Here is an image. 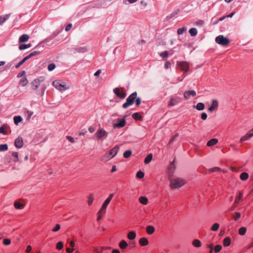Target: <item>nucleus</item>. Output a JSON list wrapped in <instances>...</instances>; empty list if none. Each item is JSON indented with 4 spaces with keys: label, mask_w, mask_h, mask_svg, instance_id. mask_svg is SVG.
<instances>
[{
    "label": "nucleus",
    "mask_w": 253,
    "mask_h": 253,
    "mask_svg": "<svg viewBox=\"0 0 253 253\" xmlns=\"http://www.w3.org/2000/svg\"><path fill=\"white\" fill-rule=\"evenodd\" d=\"M169 179L170 183V187L173 189L180 188L185 183V181L181 178H173L172 176H170Z\"/></svg>",
    "instance_id": "nucleus-1"
},
{
    "label": "nucleus",
    "mask_w": 253,
    "mask_h": 253,
    "mask_svg": "<svg viewBox=\"0 0 253 253\" xmlns=\"http://www.w3.org/2000/svg\"><path fill=\"white\" fill-rule=\"evenodd\" d=\"M119 147H115L108 152L105 154L102 158V161L107 162L113 158L118 153Z\"/></svg>",
    "instance_id": "nucleus-2"
},
{
    "label": "nucleus",
    "mask_w": 253,
    "mask_h": 253,
    "mask_svg": "<svg viewBox=\"0 0 253 253\" xmlns=\"http://www.w3.org/2000/svg\"><path fill=\"white\" fill-rule=\"evenodd\" d=\"M52 85L60 91L67 90L70 88V86L67 85L65 82H63L61 83L59 81L57 80L54 81L52 83Z\"/></svg>",
    "instance_id": "nucleus-3"
},
{
    "label": "nucleus",
    "mask_w": 253,
    "mask_h": 253,
    "mask_svg": "<svg viewBox=\"0 0 253 253\" xmlns=\"http://www.w3.org/2000/svg\"><path fill=\"white\" fill-rule=\"evenodd\" d=\"M215 42L222 46L227 45L229 42L230 40L226 37H224L223 35H219L215 38Z\"/></svg>",
    "instance_id": "nucleus-4"
},
{
    "label": "nucleus",
    "mask_w": 253,
    "mask_h": 253,
    "mask_svg": "<svg viewBox=\"0 0 253 253\" xmlns=\"http://www.w3.org/2000/svg\"><path fill=\"white\" fill-rule=\"evenodd\" d=\"M113 91L114 93L120 98H124L126 96L125 89L123 88H115L114 89Z\"/></svg>",
    "instance_id": "nucleus-5"
},
{
    "label": "nucleus",
    "mask_w": 253,
    "mask_h": 253,
    "mask_svg": "<svg viewBox=\"0 0 253 253\" xmlns=\"http://www.w3.org/2000/svg\"><path fill=\"white\" fill-rule=\"evenodd\" d=\"M117 123L113 124V127L114 128L118 127L121 128L124 126L126 125V116L123 118H118L117 120Z\"/></svg>",
    "instance_id": "nucleus-6"
},
{
    "label": "nucleus",
    "mask_w": 253,
    "mask_h": 253,
    "mask_svg": "<svg viewBox=\"0 0 253 253\" xmlns=\"http://www.w3.org/2000/svg\"><path fill=\"white\" fill-rule=\"evenodd\" d=\"M177 66L185 72H187L189 68L188 63L186 61H178L177 62Z\"/></svg>",
    "instance_id": "nucleus-7"
},
{
    "label": "nucleus",
    "mask_w": 253,
    "mask_h": 253,
    "mask_svg": "<svg viewBox=\"0 0 253 253\" xmlns=\"http://www.w3.org/2000/svg\"><path fill=\"white\" fill-rule=\"evenodd\" d=\"M44 81V78L41 77L38 79H35L31 83L32 88L36 90L39 86L40 83Z\"/></svg>",
    "instance_id": "nucleus-8"
},
{
    "label": "nucleus",
    "mask_w": 253,
    "mask_h": 253,
    "mask_svg": "<svg viewBox=\"0 0 253 253\" xmlns=\"http://www.w3.org/2000/svg\"><path fill=\"white\" fill-rule=\"evenodd\" d=\"M175 160H173L172 162H171L169 166H168V174L169 177L170 176H173L174 171L176 168L175 165L174 164Z\"/></svg>",
    "instance_id": "nucleus-9"
},
{
    "label": "nucleus",
    "mask_w": 253,
    "mask_h": 253,
    "mask_svg": "<svg viewBox=\"0 0 253 253\" xmlns=\"http://www.w3.org/2000/svg\"><path fill=\"white\" fill-rule=\"evenodd\" d=\"M98 139H101L103 138H106L107 136L108 133L103 129H99L96 132Z\"/></svg>",
    "instance_id": "nucleus-10"
},
{
    "label": "nucleus",
    "mask_w": 253,
    "mask_h": 253,
    "mask_svg": "<svg viewBox=\"0 0 253 253\" xmlns=\"http://www.w3.org/2000/svg\"><path fill=\"white\" fill-rule=\"evenodd\" d=\"M137 93L134 92L127 97V106L132 105L136 98Z\"/></svg>",
    "instance_id": "nucleus-11"
},
{
    "label": "nucleus",
    "mask_w": 253,
    "mask_h": 253,
    "mask_svg": "<svg viewBox=\"0 0 253 253\" xmlns=\"http://www.w3.org/2000/svg\"><path fill=\"white\" fill-rule=\"evenodd\" d=\"M14 145L17 148H21L23 146V141L21 137H18L15 140Z\"/></svg>",
    "instance_id": "nucleus-12"
},
{
    "label": "nucleus",
    "mask_w": 253,
    "mask_h": 253,
    "mask_svg": "<svg viewBox=\"0 0 253 253\" xmlns=\"http://www.w3.org/2000/svg\"><path fill=\"white\" fill-rule=\"evenodd\" d=\"M181 99L179 97L171 98L168 103L169 106H173L180 102Z\"/></svg>",
    "instance_id": "nucleus-13"
},
{
    "label": "nucleus",
    "mask_w": 253,
    "mask_h": 253,
    "mask_svg": "<svg viewBox=\"0 0 253 253\" xmlns=\"http://www.w3.org/2000/svg\"><path fill=\"white\" fill-rule=\"evenodd\" d=\"M196 93L194 90H190L186 91L184 93V97L186 99H188L191 96L194 97L196 96Z\"/></svg>",
    "instance_id": "nucleus-14"
},
{
    "label": "nucleus",
    "mask_w": 253,
    "mask_h": 253,
    "mask_svg": "<svg viewBox=\"0 0 253 253\" xmlns=\"http://www.w3.org/2000/svg\"><path fill=\"white\" fill-rule=\"evenodd\" d=\"M218 107V101L216 100H213L211 105L208 108V110L209 112H212L213 110L217 109Z\"/></svg>",
    "instance_id": "nucleus-15"
},
{
    "label": "nucleus",
    "mask_w": 253,
    "mask_h": 253,
    "mask_svg": "<svg viewBox=\"0 0 253 253\" xmlns=\"http://www.w3.org/2000/svg\"><path fill=\"white\" fill-rule=\"evenodd\" d=\"M251 132L252 131H250V130L245 136L241 137L240 139V142H242L244 141L249 140L252 136H253Z\"/></svg>",
    "instance_id": "nucleus-16"
},
{
    "label": "nucleus",
    "mask_w": 253,
    "mask_h": 253,
    "mask_svg": "<svg viewBox=\"0 0 253 253\" xmlns=\"http://www.w3.org/2000/svg\"><path fill=\"white\" fill-rule=\"evenodd\" d=\"M74 53H84L87 51V49L86 47H79L74 48Z\"/></svg>",
    "instance_id": "nucleus-17"
},
{
    "label": "nucleus",
    "mask_w": 253,
    "mask_h": 253,
    "mask_svg": "<svg viewBox=\"0 0 253 253\" xmlns=\"http://www.w3.org/2000/svg\"><path fill=\"white\" fill-rule=\"evenodd\" d=\"M218 142V140L216 138H212L208 141L207 146L208 147H211L212 146L216 145Z\"/></svg>",
    "instance_id": "nucleus-18"
},
{
    "label": "nucleus",
    "mask_w": 253,
    "mask_h": 253,
    "mask_svg": "<svg viewBox=\"0 0 253 253\" xmlns=\"http://www.w3.org/2000/svg\"><path fill=\"white\" fill-rule=\"evenodd\" d=\"M29 36L27 34H24L21 36L19 39V42H25L28 41Z\"/></svg>",
    "instance_id": "nucleus-19"
},
{
    "label": "nucleus",
    "mask_w": 253,
    "mask_h": 253,
    "mask_svg": "<svg viewBox=\"0 0 253 253\" xmlns=\"http://www.w3.org/2000/svg\"><path fill=\"white\" fill-rule=\"evenodd\" d=\"M58 34V32H54L49 37L45 39L42 42H49L50 41L53 39L54 38H55Z\"/></svg>",
    "instance_id": "nucleus-20"
},
{
    "label": "nucleus",
    "mask_w": 253,
    "mask_h": 253,
    "mask_svg": "<svg viewBox=\"0 0 253 253\" xmlns=\"http://www.w3.org/2000/svg\"><path fill=\"white\" fill-rule=\"evenodd\" d=\"M139 243L141 246H146L149 243L148 240L145 237L141 238L139 241Z\"/></svg>",
    "instance_id": "nucleus-21"
},
{
    "label": "nucleus",
    "mask_w": 253,
    "mask_h": 253,
    "mask_svg": "<svg viewBox=\"0 0 253 253\" xmlns=\"http://www.w3.org/2000/svg\"><path fill=\"white\" fill-rule=\"evenodd\" d=\"M10 14L2 15L0 16V25L3 24L9 17Z\"/></svg>",
    "instance_id": "nucleus-22"
},
{
    "label": "nucleus",
    "mask_w": 253,
    "mask_h": 253,
    "mask_svg": "<svg viewBox=\"0 0 253 253\" xmlns=\"http://www.w3.org/2000/svg\"><path fill=\"white\" fill-rule=\"evenodd\" d=\"M178 136H179L178 133H176L172 136V137L170 139L169 143L168 144V145H167L168 148H170V145L176 140V139Z\"/></svg>",
    "instance_id": "nucleus-23"
},
{
    "label": "nucleus",
    "mask_w": 253,
    "mask_h": 253,
    "mask_svg": "<svg viewBox=\"0 0 253 253\" xmlns=\"http://www.w3.org/2000/svg\"><path fill=\"white\" fill-rule=\"evenodd\" d=\"M132 118L135 121H141L142 116L139 113H134L132 115Z\"/></svg>",
    "instance_id": "nucleus-24"
},
{
    "label": "nucleus",
    "mask_w": 253,
    "mask_h": 253,
    "mask_svg": "<svg viewBox=\"0 0 253 253\" xmlns=\"http://www.w3.org/2000/svg\"><path fill=\"white\" fill-rule=\"evenodd\" d=\"M231 242V238L229 237H226L224 239L223 241V246L224 247H228L230 245Z\"/></svg>",
    "instance_id": "nucleus-25"
},
{
    "label": "nucleus",
    "mask_w": 253,
    "mask_h": 253,
    "mask_svg": "<svg viewBox=\"0 0 253 253\" xmlns=\"http://www.w3.org/2000/svg\"><path fill=\"white\" fill-rule=\"evenodd\" d=\"M136 237V233L134 231H130L127 234V239L133 240Z\"/></svg>",
    "instance_id": "nucleus-26"
},
{
    "label": "nucleus",
    "mask_w": 253,
    "mask_h": 253,
    "mask_svg": "<svg viewBox=\"0 0 253 253\" xmlns=\"http://www.w3.org/2000/svg\"><path fill=\"white\" fill-rule=\"evenodd\" d=\"M193 245L197 248H199L202 246V243L201 241L198 239H195L192 242Z\"/></svg>",
    "instance_id": "nucleus-27"
},
{
    "label": "nucleus",
    "mask_w": 253,
    "mask_h": 253,
    "mask_svg": "<svg viewBox=\"0 0 253 253\" xmlns=\"http://www.w3.org/2000/svg\"><path fill=\"white\" fill-rule=\"evenodd\" d=\"M146 231L148 234H152L155 231V228L153 226L149 225L147 227Z\"/></svg>",
    "instance_id": "nucleus-28"
},
{
    "label": "nucleus",
    "mask_w": 253,
    "mask_h": 253,
    "mask_svg": "<svg viewBox=\"0 0 253 253\" xmlns=\"http://www.w3.org/2000/svg\"><path fill=\"white\" fill-rule=\"evenodd\" d=\"M139 202L143 205H147L148 203V199L146 197L141 196L139 199Z\"/></svg>",
    "instance_id": "nucleus-29"
},
{
    "label": "nucleus",
    "mask_w": 253,
    "mask_h": 253,
    "mask_svg": "<svg viewBox=\"0 0 253 253\" xmlns=\"http://www.w3.org/2000/svg\"><path fill=\"white\" fill-rule=\"evenodd\" d=\"M113 196H114V194H110L109 197L104 202L103 204L105 205V206H108V205L109 204L111 200L112 199Z\"/></svg>",
    "instance_id": "nucleus-30"
},
{
    "label": "nucleus",
    "mask_w": 253,
    "mask_h": 253,
    "mask_svg": "<svg viewBox=\"0 0 253 253\" xmlns=\"http://www.w3.org/2000/svg\"><path fill=\"white\" fill-rule=\"evenodd\" d=\"M152 158H153V155L152 154L150 153V154H149L147 157L145 158V160H144V163L146 164H149L152 160Z\"/></svg>",
    "instance_id": "nucleus-31"
},
{
    "label": "nucleus",
    "mask_w": 253,
    "mask_h": 253,
    "mask_svg": "<svg viewBox=\"0 0 253 253\" xmlns=\"http://www.w3.org/2000/svg\"><path fill=\"white\" fill-rule=\"evenodd\" d=\"M189 33L192 37H195L197 35V30L195 28H192L189 30Z\"/></svg>",
    "instance_id": "nucleus-32"
},
{
    "label": "nucleus",
    "mask_w": 253,
    "mask_h": 253,
    "mask_svg": "<svg viewBox=\"0 0 253 253\" xmlns=\"http://www.w3.org/2000/svg\"><path fill=\"white\" fill-rule=\"evenodd\" d=\"M88 201L87 203L89 206L91 205L93 201L94 200L93 198V194L92 193H90L88 196L87 197Z\"/></svg>",
    "instance_id": "nucleus-33"
},
{
    "label": "nucleus",
    "mask_w": 253,
    "mask_h": 253,
    "mask_svg": "<svg viewBox=\"0 0 253 253\" xmlns=\"http://www.w3.org/2000/svg\"><path fill=\"white\" fill-rule=\"evenodd\" d=\"M196 108L199 111H202L204 109L205 105L203 103L199 102L197 104Z\"/></svg>",
    "instance_id": "nucleus-34"
},
{
    "label": "nucleus",
    "mask_w": 253,
    "mask_h": 253,
    "mask_svg": "<svg viewBox=\"0 0 253 253\" xmlns=\"http://www.w3.org/2000/svg\"><path fill=\"white\" fill-rule=\"evenodd\" d=\"M249 177V174L247 172H244L240 174V178L242 180H246Z\"/></svg>",
    "instance_id": "nucleus-35"
},
{
    "label": "nucleus",
    "mask_w": 253,
    "mask_h": 253,
    "mask_svg": "<svg viewBox=\"0 0 253 253\" xmlns=\"http://www.w3.org/2000/svg\"><path fill=\"white\" fill-rule=\"evenodd\" d=\"M22 121V118L20 116H15L14 117V124L17 125L19 123Z\"/></svg>",
    "instance_id": "nucleus-36"
},
{
    "label": "nucleus",
    "mask_w": 253,
    "mask_h": 253,
    "mask_svg": "<svg viewBox=\"0 0 253 253\" xmlns=\"http://www.w3.org/2000/svg\"><path fill=\"white\" fill-rule=\"evenodd\" d=\"M28 83V81L26 77H24L20 81L19 84L22 86L26 85Z\"/></svg>",
    "instance_id": "nucleus-37"
},
{
    "label": "nucleus",
    "mask_w": 253,
    "mask_h": 253,
    "mask_svg": "<svg viewBox=\"0 0 253 253\" xmlns=\"http://www.w3.org/2000/svg\"><path fill=\"white\" fill-rule=\"evenodd\" d=\"M243 197V193H241V192H240L239 193H238V195L237 196H236V198H235V201H234V204H238L240 200L241 199H242Z\"/></svg>",
    "instance_id": "nucleus-38"
},
{
    "label": "nucleus",
    "mask_w": 253,
    "mask_h": 253,
    "mask_svg": "<svg viewBox=\"0 0 253 253\" xmlns=\"http://www.w3.org/2000/svg\"><path fill=\"white\" fill-rule=\"evenodd\" d=\"M169 53L168 51H165L159 54L160 56L163 59H166L169 56Z\"/></svg>",
    "instance_id": "nucleus-39"
},
{
    "label": "nucleus",
    "mask_w": 253,
    "mask_h": 253,
    "mask_svg": "<svg viewBox=\"0 0 253 253\" xmlns=\"http://www.w3.org/2000/svg\"><path fill=\"white\" fill-rule=\"evenodd\" d=\"M31 46V43H29V44H22L19 45V50H24L25 49H26L27 48L30 47Z\"/></svg>",
    "instance_id": "nucleus-40"
},
{
    "label": "nucleus",
    "mask_w": 253,
    "mask_h": 253,
    "mask_svg": "<svg viewBox=\"0 0 253 253\" xmlns=\"http://www.w3.org/2000/svg\"><path fill=\"white\" fill-rule=\"evenodd\" d=\"M29 58L27 56H26L25 57H24L19 63H18L16 66H15V68H18L20 67V66H21L26 61H27V60H28Z\"/></svg>",
    "instance_id": "nucleus-41"
},
{
    "label": "nucleus",
    "mask_w": 253,
    "mask_h": 253,
    "mask_svg": "<svg viewBox=\"0 0 253 253\" xmlns=\"http://www.w3.org/2000/svg\"><path fill=\"white\" fill-rule=\"evenodd\" d=\"M14 207L16 209H22L24 208V205L19 202H15L14 203Z\"/></svg>",
    "instance_id": "nucleus-42"
},
{
    "label": "nucleus",
    "mask_w": 253,
    "mask_h": 253,
    "mask_svg": "<svg viewBox=\"0 0 253 253\" xmlns=\"http://www.w3.org/2000/svg\"><path fill=\"white\" fill-rule=\"evenodd\" d=\"M246 231H247L246 228L245 227H242L239 230V234L240 235L243 236V235H244L246 234Z\"/></svg>",
    "instance_id": "nucleus-43"
},
{
    "label": "nucleus",
    "mask_w": 253,
    "mask_h": 253,
    "mask_svg": "<svg viewBox=\"0 0 253 253\" xmlns=\"http://www.w3.org/2000/svg\"><path fill=\"white\" fill-rule=\"evenodd\" d=\"M40 52H41L40 51H38V50L34 51L33 52H32L28 55H27V57H28L29 59H30V58H31L33 56H34L39 54L40 53Z\"/></svg>",
    "instance_id": "nucleus-44"
},
{
    "label": "nucleus",
    "mask_w": 253,
    "mask_h": 253,
    "mask_svg": "<svg viewBox=\"0 0 253 253\" xmlns=\"http://www.w3.org/2000/svg\"><path fill=\"white\" fill-rule=\"evenodd\" d=\"M241 217V213L239 212H236L233 215V218L235 221H238Z\"/></svg>",
    "instance_id": "nucleus-45"
},
{
    "label": "nucleus",
    "mask_w": 253,
    "mask_h": 253,
    "mask_svg": "<svg viewBox=\"0 0 253 253\" xmlns=\"http://www.w3.org/2000/svg\"><path fill=\"white\" fill-rule=\"evenodd\" d=\"M219 227V224L217 223H215L211 226V229L212 231H216L218 229Z\"/></svg>",
    "instance_id": "nucleus-46"
},
{
    "label": "nucleus",
    "mask_w": 253,
    "mask_h": 253,
    "mask_svg": "<svg viewBox=\"0 0 253 253\" xmlns=\"http://www.w3.org/2000/svg\"><path fill=\"white\" fill-rule=\"evenodd\" d=\"M186 31V28L185 27H183L182 28L178 29L177 30V33L178 35H181Z\"/></svg>",
    "instance_id": "nucleus-47"
},
{
    "label": "nucleus",
    "mask_w": 253,
    "mask_h": 253,
    "mask_svg": "<svg viewBox=\"0 0 253 253\" xmlns=\"http://www.w3.org/2000/svg\"><path fill=\"white\" fill-rule=\"evenodd\" d=\"M107 207V206H105V205H104L103 204V205H102V207H101L100 210L98 212L97 214H99L100 213H105Z\"/></svg>",
    "instance_id": "nucleus-48"
},
{
    "label": "nucleus",
    "mask_w": 253,
    "mask_h": 253,
    "mask_svg": "<svg viewBox=\"0 0 253 253\" xmlns=\"http://www.w3.org/2000/svg\"><path fill=\"white\" fill-rule=\"evenodd\" d=\"M8 149L7 145L6 144L0 145V152L5 151Z\"/></svg>",
    "instance_id": "nucleus-49"
},
{
    "label": "nucleus",
    "mask_w": 253,
    "mask_h": 253,
    "mask_svg": "<svg viewBox=\"0 0 253 253\" xmlns=\"http://www.w3.org/2000/svg\"><path fill=\"white\" fill-rule=\"evenodd\" d=\"M221 249H222V246L220 245H217L215 246V247L214 248V252L215 253H217L219 252Z\"/></svg>",
    "instance_id": "nucleus-50"
},
{
    "label": "nucleus",
    "mask_w": 253,
    "mask_h": 253,
    "mask_svg": "<svg viewBox=\"0 0 253 253\" xmlns=\"http://www.w3.org/2000/svg\"><path fill=\"white\" fill-rule=\"evenodd\" d=\"M144 176V173L142 171H138L136 173V177L138 178H142Z\"/></svg>",
    "instance_id": "nucleus-51"
},
{
    "label": "nucleus",
    "mask_w": 253,
    "mask_h": 253,
    "mask_svg": "<svg viewBox=\"0 0 253 253\" xmlns=\"http://www.w3.org/2000/svg\"><path fill=\"white\" fill-rule=\"evenodd\" d=\"M119 246L121 249H125L126 248V242L123 240L119 244Z\"/></svg>",
    "instance_id": "nucleus-52"
},
{
    "label": "nucleus",
    "mask_w": 253,
    "mask_h": 253,
    "mask_svg": "<svg viewBox=\"0 0 253 253\" xmlns=\"http://www.w3.org/2000/svg\"><path fill=\"white\" fill-rule=\"evenodd\" d=\"M136 245V243L135 241L131 240L130 241L128 244L127 243V247L129 246V248H133Z\"/></svg>",
    "instance_id": "nucleus-53"
},
{
    "label": "nucleus",
    "mask_w": 253,
    "mask_h": 253,
    "mask_svg": "<svg viewBox=\"0 0 253 253\" xmlns=\"http://www.w3.org/2000/svg\"><path fill=\"white\" fill-rule=\"evenodd\" d=\"M104 249H106V248L105 247H101L100 249L97 248H95L94 249V253H101Z\"/></svg>",
    "instance_id": "nucleus-54"
},
{
    "label": "nucleus",
    "mask_w": 253,
    "mask_h": 253,
    "mask_svg": "<svg viewBox=\"0 0 253 253\" xmlns=\"http://www.w3.org/2000/svg\"><path fill=\"white\" fill-rule=\"evenodd\" d=\"M55 65L54 63H51L48 65L47 69L49 71H52L55 68Z\"/></svg>",
    "instance_id": "nucleus-55"
},
{
    "label": "nucleus",
    "mask_w": 253,
    "mask_h": 253,
    "mask_svg": "<svg viewBox=\"0 0 253 253\" xmlns=\"http://www.w3.org/2000/svg\"><path fill=\"white\" fill-rule=\"evenodd\" d=\"M63 247V243L62 242H59L56 244V249L58 250H61Z\"/></svg>",
    "instance_id": "nucleus-56"
},
{
    "label": "nucleus",
    "mask_w": 253,
    "mask_h": 253,
    "mask_svg": "<svg viewBox=\"0 0 253 253\" xmlns=\"http://www.w3.org/2000/svg\"><path fill=\"white\" fill-rule=\"evenodd\" d=\"M204 21L203 20H198L194 23L196 25L203 26L204 24Z\"/></svg>",
    "instance_id": "nucleus-57"
},
{
    "label": "nucleus",
    "mask_w": 253,
    "mask_h": 253,
    "mask_svg": "<svg viewBox=\"0 0 253 253\" xmlns=\"http://www.w3.org/2000/svg\"><path fill=\"white\" fill-rule=\"evenodd\" d=\"M60 229V225L59 224H56L55 226L52 228V231L54 232L58 231Z\"/></svg>",
    "instance_id": "nucleus-58"
},
{
    "label": "nucleus",
    "mask_w": 253,
    "mask_h": 253,
    "mask_svg": "<svg viewBox=\"0 0 253 253\" xmlns=\"http://www.w3.org/2000/svg\"><path fill=\"white\" fill-rule=\"evenodd\" d=\"M3 243L5 245H9L11 243V240L9 239H4L3 240Z\"/></svg>",
    "instance_id": "nucleus-59"
},
{
    "label": "nucleus",
    "mask_w": 253,
    "mask_h": 253,
    "mask_svg": "<svg viewBox=\"0 0 253 253\" xmlns=\"http://www.w3.org/2000/svg\"><path fill=\"white\" fill-rule=\"evenodd\" d=\"M12 155L13 157H15L16 158L15 160H14L15 162H17L18 161V152H13L12 153Z\"/></svg>",
    "instance_id": "nucleus-60"
},
{
    "label": "nucleus",
    "mask_w": 253,
    "mask_h": 253,
    "mask_svg": "<svg viewBox=\"0 0 253 253\" xmlns=\"http://www.w3.org/2000/svg\"><path fill=\"white\" fill-rule=\"evenodd\" d=\"M147 2L144 0H142L140 1V5L142 8H145L147 6Z\"/></svg>",
    "instance_id": "nucleus-61"
},
{
    "label": "nucleus",
    "mask_w": 253,
    "mask_h": 253,
    "mask_svg": "<svg viewBox=\"0 0 253 253\" xmlns=\"http://www.w3.org/2000/svg\"><path fill=\"white\" fill-rule=\"evenodd\" d=\"M0 133H2L3 134H6V132L5 130L4 126H2L0 127Z\"/></svg>",
    "instance_id": "nucleus-62"
},
{
    "label": "nucleus",
    "mask_w": 253,
    "mask_h": 253,
    "mask_svg": "<svg viewBox=\"0 0 253 253\" xmlns=\"http://www.w3.org/2000/svg\"><path fill=\"white\" fill-rule=\"evenodd\" d=\"M66 138L71 143H74V138L70 136H66Z\"/></svg>",
    "instance_id": "nucleus-63"
},
{
    "label": "nucleus",
    "mask_w": 253,
    "mask_h": 253,
    "mask_svg": "<svg viewBox=\"0 0 253 253\" xmlns=\"http://www.w3.org/2000/svg\"><path fill=\"white\" fill-rule=\"evenodd\" d=\"M207 117H208L207 114L206 113L203 112V113H202V114H201V119L202 120H206L207 118Z\"/></svg>",
    "instance_id": "nucleus-64"
}]
</instances>
